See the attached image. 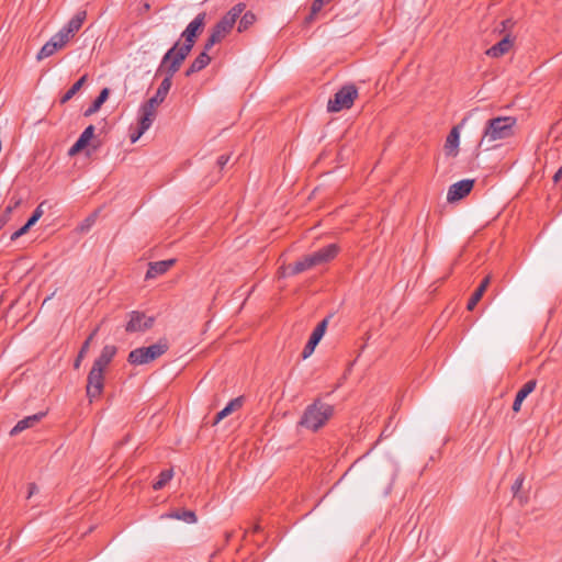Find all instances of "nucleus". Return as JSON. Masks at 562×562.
<instances>
[{
  "instance_id": "11",
  "label": "nucleus",
  "mask_w": 562,
  "mask_h": 562,
  "mask_svg": "<svg viewBox=\"0 0 562 562\" xmlns=\"http://www.w3.org/2000/svg\"><path fill=\"white\" fill-rule=\"evenodd\" d=\"M473 186L474 180L472 179L460 180L451 184L447 193L448 202H456L465 198L473 189Z\"/></svg>"
},
{
  "instance_id": "21",
  "label": "nucleus",
  "mask_w": 562,
  "mask_h": 562,
  "mask_svg": "<svg viewBox=\"0 0 562 562\" xmlns=\"http://www.w3.org/2000/svg\"><path fill=\"white\" fill-rule=\"evenodd\" d=\"M45 416V413H37L31 416H27L16 423V425L11 429L10 435L14 436L20 434L21 431L33 427L35 424H37L43 417Z\"/></svg>"
},
{
  "instance_id": "47",
  "label": "nucleus",
  "mask_w": 562,
  "mask_h": 562,
  "mask_svg": "<svg viewBox=\"0 0 562 562\" xmlns=\"http://www.w3.org/2000/svg\"><path fill=\"white\" fill-rule=\"evenodd\" d=\"M509 23H510V20H505V21H503V22H502L503 27L505 29V27L507 26V24H509Z\"/></svg>"
},
{
  "instance_id": "44",
  "label": "nucleus",
  "mask_w": 562,
  "mask_h": 562,
  "mask_svg": "<svg viewBox=\"0 0 562 562\" xmlns=\"http://www.w3.org/2000/svg\"><path fill=\"white\" fill-rule=\"evenodd\" d=\"M562 177V169H559L554 176H553V181L557 183Z\"/></svg>"
},
{
  "instance_id": "16",
  "label": "nucleus",
  "mask_w": 562,
  "mask_h": 562,
  "mask_svg": "<svg viewBox=\"0 0 562 562\" xmlns=\"http://www.w3.org/2000/svg\"><path fill=\"white\" fill-rule=\"evenodd\" d=\"M139 114L138 127L140 128V133H145L156 119V109L149 108L143 103L139 109Z\"/></svg>"
},
{
  "instance_id": "18",
  "label": "nucleus",
  "mask_w": 562,
  "mask_h": 562,
  "mask_svg": "<svg viewBox=\"0 0 562 562\" xmlns=\"http://www.w3.org/2000/svg\"><path fill=\"white\" fill-rule=\"evenodd\" d=\"M460 126L457 125L453 126L450 133L447 136L446 143H445V150L446 154L449 156H457L458 154V147H459V140H460Z\"/></svg>"
},
{
  "instance_id": "24",
  "label": "nucleus",
  "mask_w": 562,
  "mask_h": 562,
  "mask_svg": "<svg viewBox=\"0 0 562 562\" xmlns=\"http://www.w3.org/2000/svg\"><path fill=\"white\" fill-rule=\"evenodd\" d=\"M243 405L241 397L232 400L222 411H220L213 422V425L218 424L222 419L231 415L234 411L240 408Z\"/></svg>"
},
{
  "instance_id": "45",
  "label": "nucleus",
  "mask_w": 562,
  "mask_h": 562,
  "mask_svg": "<svg viewBox=\"0 0 562 562\" xmlns=\"http://www.w3.org/2000/svg\"><path fill=\"white\" fill-rule=\"evenodd\" d=\"M150 9V4L148 2H144L140 8V13L147 12Z\"/></svg>"
},
{
  "instance_id": "3",
  "label": "nucleus",
  "mask_w": 562,
  "mask_h": 562,
  "mask_svg": "<svg viewBox=\"0 0 562 562\" xmlns=\"http://www.w3.org/2000/svg\"><path fill=\"white\" fill-rule=\"evenodd\" d=\"M333 415V405L317 398L304 409L299 426L315 432L325 426Z\"/></svg>"
},
{
  "instance_id": "10",
  "label": "nucleus",
  "mask_w": 562,
  "mask_h": 562,
  "mask_svg": "<svg viewBox=\"0 0 562 562\" xmlns=\"http://www.w3.org/2000/svg\"><path fill=\"white\" fill-rule=\"evenodd\" d=\"M340 251L338 244H328L312 254H308L314 267L322 266L334 260Z\"/></svg>"
},
{
  "instance_id": "14",
  "label": "nucleus",
  "mask_w": 562,
  "mask_h": 562,
  "mask_svg": "<svg viewBox=\"0 0 562 562\" xmlns=\"http://www.w3.org/2000/svg\"><path fill=\"white\" fill-rule=\"evenodd\" d=\"M176 262V259H167L161 261L150 262L146 272V279H155L158 276L166 273Z\"/></svg>"
},
{
  "instance_id": "22",
  "label": "nucleus",
  "mask_w": 562,
  "mask_h": 562,
  "mask_svg": "<svg viewBox=\"0 0 562 562\" xmlns=\"http://www.w3.org/2000/svg\"><path fill=\"white\" fill-rule=\"evenodd\" d=\"M513 46V41L509 35H506L503 40H501L497 44L493 45L491 48L486 50V54L491 57L497 58L508 53Z\"/></svg>"
},
{
  "instance_id": "7",
  "label": "nucleus",
  "mask_w": 562,
  "mask_h": 562,
  "mask_svg": "<svg viewBox=\"0 0 562 562\" xmlns=\"http://www.w3.org/2000/svg\"><path fill=\"white\" fill-rule=\"evenodd\" d=\"M358 97V89L355 85L342 86L327 103L328 112H340L350 109Z\"/></svg>"
},
{
  "instance_id": "48",
  "label": "nucleus",
  "mask_w": 562,
  "mask_h": 562,
  "mask_svg": "<svg viewBox=\"0 0 562 562\" xmlns=\"http://www.w3.org/2000/svg\"><path fill=\"white\" fill-rule=\"evenodd\" d=\"M259 530H260V526H259V525H256V526L254 527V532H257V531H259Z\"/></svg>"
},
{
  "instance_id": "34",
  "label": "nucleus",
  "mask_w": 562,
  "mask_h": 562,
  "mask_svg": "<svg viewBox=\"0 0 562 562\" xmlns=\"http://www.w3.org/2000/svg\"><path fill=\"white\" fill-rule=\"evenodd\" d=\"M55 35L58 41H60L61 44L66 46L68 42L76 35V33L70 32V30L64 25Z\"/></svg>"
},
{
  "instance_id": "6",
  "label": "nucleus",
  "mask_w": 562,
  "mask_h": 562,
  "mask_svg": "<svg viewBox=\"0 0 562 562\" xmlns=\"http://www.w3.org/2000/svg\"><path fill=\"white\" fill-rule=\"evenodd\" d=\"M162 60L160 61V65L158 67V70L157 72L158 74H162L165 72L166 74V77L162 79L161 83L159 85L156 93L154 97H151L149 100H147L144 104L148 105L149 108H154V109H157V106L159 104H161L170 88H171V85H172V77L176 75V72L179 71L180 68H172L171 67V61L167 63L165 65V67L162 66Z\"/></svg>"
},
{
  "instance_id": "43",
  "label": "nucleus",
  "mask_w": 562,
  "mask_h": 562,
  "mask_svg": "<svg viewBox=\"0 0 562 562\" xmlns=\"http://www.w3.org/2000/svg\"><path fill=\"white\" fill-rule=\"evenodd\" d=\"M31 227H32L31 225H29L27 223H25V224H24V225L19 229V232H20L21 236H23L24 234H26V233L30 231V228H31Z\"/></svg>"
},
{
  "instance_id": "23",
  "label": "nucleus",
  "mask_w": 562,
  "mask_h": 562,
  "mask_svg": "<svg viewBox=\"0 0 562 562\" xmlns=\"http://www.w3.org/2000/svg\"><path fill=\"white\" fill-rule=\"evenodd\" d=\"M491 282V277L490 276H486L482 282L480 283V285L476 288V290L473 292V294L471 295V297L469 299L468 301V304H467V308L469 311H473L474 307L476 306V304L480 302V300L482 299L484 292L486 291L488 284Z\"/></svg>"
},
{
  "instance_id": "46",
  "label": "nucleus",
  "mask_w": 562,
  "mask_h": 562,
  "mask_svg": "<svg viewBox=\"0 0 562 562\" xmlns=\"http://www.w3.org/2000/svg\"><path fill=\"white\" fill-rule=\"evenodd\" d=\"M20 237H21V234H20V232H19V229H18L16 232H14V233L11 235L10 239H11V240H16V239H18V238H20Z\"/></svg>"
},
{
  "instance_id": "4",
  "label": "nucleus",
  "mask_w": 562,
  "mask_h": 562,
  "mask_svg": "<svg viewBox=\"0 0 562 562\" xmlns=\"http://www.w3.org/2000/svg\"><path fill=\"white\" fill-rule=\"evenodd\" d=\"M245 3L235 4L211 30L210 36L205 42V50H210L215 44L226 37L234 27L237 19L244 12Z\"/></svg>"
},
{
  "instance_id": "42",
  "label": "nucleus",
  "mask_w": 562,
  "mask_h": 562,
  "mask_svg": "<svg viewBox=\"0 0 562 562\" xmlns=\"http://www.w3.org/2000/svg\"><path fill=\"white\" fill-rule=\"evenodd\" d=\"M143 134H144V133H140V128H139V127H137V130H136L134 133H132V134H131V142H132V143L137 142V140L140 138V136H142Z\"/></svg>"
},
{
  "instance_id": "5",
  "label": "nucleus",
  "mask_w": 562,
  "mask_h": 562,
  "mask_svg": "<svg viewBox=\"0 0 562 562\" xmlns=\"http://www.w3.org/2000/svg\"><path fill=\"white\" fill-rule=\"evenodd\" d=\"M169 349V342L166 338H160L156 344L148 347H139L128 353L127 361L133 366L147 364L162 355Z\"/></svg>"
},
{
  "instance_id": "29",
  "label": "nucleus",
  "mask_w": 562,
  "mask_h": 562,
  "mask_svg": "<svg viewBox=\"0 0 562 562\" xmlns=\"http://www.w3.org/2000/svg\"><path fill=\"white\" fill-rule=\"evenodd\" d=\"M88 76L83 75L79 80H77L68 90L67 92L60 98V103L65 104L69 100H71L76 93L81 89L83 83L87 81Z\"/></svg>"
},
{
  "instance_id": "39",
  "label": "nucleus",
  "mask_w": 562,
  "mask_h": 562,
  "mask_svg": "<svg viewBox=\"0 0 562 562\" xmlns=\"http://www.w3.org/2000/svg\"><path fill=\"white\" fill-rule=\"evenodd\" d=\"M94 135V126L93 125H89L85 128V131L81 133V137L87 139L88 142L91 140V138L93 137Z\"/></svg>"
},
{
  "instance_id": "30",
  "label": "nucleus",
  "mask_w": 562,
  "mask_h": 562,
  "mask_svg": "<svg viewBox=\"0 0 562 562\" xmlns=\"http://www.w3.org/2000/svg\"><path fill=\"white\" fill-rule=\"evenodd\" d=\"M97 331H98V328H95V329H94V330L89 335V337L85 340V342L82 344V346H81V348H80V350H79V352H78V356H77V358H76V360H75V363H74V367H75L76 369H78V368L80 367V363H81L82 359L85 358V356L87 355V352H88V350H89V347H90V344H91V341H92L93 337L95 336Z\"/></svg>"
},
{
  "instance_id": "41",
  "label": "nucleus",
  "mask_w": 562,
  "mask_h": 562,
  "mask_svg": "<svg viewBox=\"0 0 562 562\" xmlns=\"http://www.w3.org/2000/svg\"><path fill=\"white\" fill-rule=\"evenodd\" d=\"M38 492V488H37V485L35 483H30L29 484V493H27V498L32 497L34 494H36Z\"/></svg>"
},
{
  "instance_id": "12",
  "label": "nucleus",
  "mask_w": 562,
  "mask_h": 562,
  "mask_svg": "<svg viewBox=\"0 0 562 562\" xmlns=\"http://www.w3.org/2000/svg\"><path fill=\"white\" fill-rule=\"evenodd\" d=\"M328 321L327 318L323 319L317 324V326L314 328L312 335L310 336L308 341L304 346V349L302 351V358L307 359L312 353L314 352L316 346L323 338L326 328H327Z\"/></svg>"
},
{
  "instance_id": "13",
  "label": "nucleus",
  "mask_w": 562,
  "mask_h": 562,
  "mask_svg": "<svg viewBox=\"0 0 562 562\" xmlns=\"http://www.w3.org/2000/svg\"><path fill=\"white\" fill-rule=\"evenodd\" d=\"M312 268H315L313 262L311 261V258L308 255L304 256L302 259L297 260L293 265L289 266L288 268L281 267L280 269L281 274L284 276H295L299 273H302L306 270H310Z\"/></svg>"
},
{
  "instance_id": "35",
  "label": "nucleus",
  "mask_w": 562,
  "mask_h": 562,
  "mask_svg": "<svg viewBox=\"0 0 562 562\" xmlns=\"http://www.w3.org/2000/svg\"><path fill=\"white\" fill-rule=\"evenodd\" d=\"M89 144V142L85 138H82L81 136H79V138L76 140V143L69 148L68 150V155L70 157L77 155L78 153H80L87 145Z\"/></svg>"
},
{
  "instance_id": "28",
  "label": "nucleus",
  "mask_w": 562,
  "mask_h": 562,
  "mask_svg": "<svg viewBox=\"0 0 562 562\" xmlns=\"http://www.w3.org/2000/svg\"><path fill=\"white\" fill-rule=\"evenodd\" d=\"M86 18L87 12L85 10L78 11L65 26H67V29H69L70 32L77 33L81 29L83 22L86 21Z\"/></svg>"
},
{
  "instance_id": "38",
  "label": "nucleus",
  "mask_w": 562,
  "mask_h": 562,
  "mask_svg": "<svg viewBox=\"0 0 562 562\" xmlns=\"http://www.w3.org/2000/svg\"><path fill=\"white\" fill-rule=\"evenodd\" d=\"M95 217H97V214H92V215L88 216L85 220V222L80 225V231L87 232L94 224Z\"/></svg>"
},
{
  "instance_id": "33",
  "label": "nucleus",
  "mask_w": 562,
  "mask_h": 562,
  "mask_svg": "<svg viewBox=\"0 0 562 562\" xmlns=\"http://www.w3.org/2000/svg\"><path fill=\"white\" fill-rule=\"evenodd\" d=\"M329 1L330 0H314L311 5V12L306 18V22L311 23L314 20L315 15L322 10L323 5Z\"/></svg>"
},
{
  "instance_id": "1",
  "label": "nucleus",
  "mask_w": 562,
  "mask_h": 562,
  "mask_svg": "<svg viewBox=\"0 0 562 562\" xmlns=\"http://www.w3.org/2000/svg\"><path fill=\"white\" fill-rule=\"evenodd\" d=\"M206 13H199L184 29L181 33V40L183 43L180 44V41L176 42L173 46L167 50V53L162 57V66L169 61H171L172 68H180L182 63L186 60L190 52L192 50L198 36L202 33L205 25Z\"/></svg>"
},
{
  "instance_id": "8",
  "label": "nucleus",
  "mask_w": 562,
  "mask_h": 562,
  "mask_svg": "<svg viewBox=\"0 0 562 562\" xmlns=\"http://www.w3.org/2000/svg\"><path fill=\"white\" fill-rule=\"evenodd\" d=\"M103 372H104L103 369L92 366L91 370L88 373L86 392H87V397L89 398L90 402L98 398L103 392V389H104Z\"/></svg>"
},
{
  "instance_id": "32",
  "label": "nucleus",
  "mask_w": 562,
  "mask_h": 562,
  "mask_svg": "<svg viewBox=\"0 0 562 562\" xmlns=\"http://www.w3.org/2000/svg\"><path fill=\"white\" fill-rule=\"evenodd\" d=\"M256 22V15L251 11H247L243 14L238 23V32L247 31Z\"/></svg>"
},
{
  "instance_id": "25",
  "label": "nucleus",
  "mask_w": 562,
  "mask_h": 562,
  "mask_svg": "<svg viewBox=\"0 0 562 562\" xmlns=\"http://www.w3.org/2000/svg\"><path fill=\"white\" fill-rule=\"evenodd\" d=\"M110 90L109 88H103L100 92V94L94 99V101L90 104V106L85 111V116H90L98 112L102 104L106 101L109 98Z\"/></svg>"
},
{
  "instance_id": "9",
  "label": "nucleus",
  "mask_w": 562,
  "mask_h": 562,
  "mask_svg": "<svg viewBox=\"0 0 562 562\" xmlns=\"http://www.w3.org/2000/svg\"><path fill=\"white\" fill-rule=\"evenodd\" d=\"M155 318L146 316L145 313L139 311H132L128 313V322L125 325L126 333H142L153 327Z\"/></svg>"
},
{
  "instance_id": "20",
  "label": "nucleus",
  "mask_w": 562,
  "mask_h": 562,
  "mask_svg": "<svg viewBox=\"0 0 562 562\" xmlns=\"http://www.w3.org/2000/svg\"><path fill=\"white\" fill-rule=\"evenodd\" d=\"M207 52L209 50H205V48H204L203 52L200 53L195 57V59L191 63L189 68L186 70V72H184L186 77H190L193 74L201 71L211 63V57L207 55Z\"/></svg>"
},
{
  "instance_id": "27",
  "label": "nucleus",
  "mask_w": 562,
  "mask_h": 562,
  "mask_svg": "<svg viewBox=\"0 0 562 562\" xmlns=\"http://www.w3.org/2000/svg\"><path fill=\"white\" fill-rule=\"evenodd\" d=\"M169 518L183 520L187 524H194L196 522V515L193 510L189 509H181V510H175L167 515Z\"/></svg>"
},
{
  "instance_id": "31",
  "label": "nucleus",
  "mask_w": 562,
  "mask_h": 562,
  "mask_svg": "<svg viewBox=\"0 0 562 562\" xmlns=\"http://www.w3.org/2000/svg\"><path fill=\"white\" fill-rule=\"evenodd\" d=\"M172 476H173L172 469H167V470L161 471L158 475V479L154 482L153 488L155 491H159V490L164 488L167 485V483L172 479Z\"/></svg>"
},
{
  "instance_id": "15",
  "label": "nucleus",
  "mask_w": 562,
  "mask_h": 562,
  "mask_svg": "<svg viewBox=\"0 0 562 562\" xmlns=\"http://www.w3.org/2000/svg\"><path fill=\"white\" fill-rule=\"evenodd\" d=\"M65 47L64 44H61L60 41L56 37V35H53L48 42H46L43 47L40 49V52L36 55L37 60H43L45 58H48L53 56L56 52L63 49Z\"/></svg>"
},
{
  "instance_id": "40",
  "label": "nucleus",
  "mask_w": 562,
  "mask_h": 562,
  "mask_svg": "<svg viewBox=\"0 0 562 562\" xmlns=\"http://www.w3.org/2000/svg\"><path fill=\"white\" fill-rule=\"evenodd\" d=\"M229 159H231L229 155H222V156H220V157L217 158L216 164H217V166H218L221 169H223V168H224V166H226V164L229 161Z\"/></svg>"
},
{
  "instance_id": "37",
  "label": "nucleus",
  "mask_w": 562,
  "mask_h": 562,
  "mask_svg": "<svg viewBox=\"0 0 562 562\" xmlns=\"http://www.w3.org/2000/svg\"><path fill=\"white\" fill-rule=\"evenodd\" d=\"M43 203H41L33 212V214L31 215V217L27 220V224L31 225V226H34L36 224V222L42 217L43 215Z\"/></svg>"
},
{
  "instance_id": "2",
  "label": "nucleus",
  "mask_w": 562,
  "mask_h": 562,
  "mask_svg": "<svg viewBox=\"0 0 562 562\" xmlns=\"http://www.w3.org/2000/svg\"><path fill=\"white\" fill-rule=\"evenodd\" d=\"M517 119L515 116H496L490 119L484 127L483 135L479 146L485 143L491 144L496 140H504L515 135Z\"/></svg>"
},
{
  "instance_id": "17",
  "label": "nucleus",
  "mask_w": 562,
  "mask_h": 562,
  "mask_svg": "<svg viewBox=\"0 0 562 562\" xmlns=\"http://www.w3.org/2000/svg\"><path fill=\"white\" fill-rule=\"evenodd\" d=\"M117 352V348L113 345H106L102 348L100 356L94 360L93 367L105 370L111 363L114 356Z\"/></svg>"
},
{
  "instance_id": "36",
  "label": "nucleus",
  "mask_w": 562,
  "mask_h": 562,
  "mask_svg": "<svg viewBox=\"0 0 562 562\" xmlns=\"http://www.w3.org/2000/svg\"><path fill=\"white\" fill-rule=\"evenodd\" d=\"M524 481H525V476L522 474H520L515 480L514 484L512 485V492H513L514 496L519 497L520 502H522V496H519V491L522 487Z\"/></svg>"
},
{
  "instance_id": "19",
  "label": "nucleus",
  "mask_w": 562,
  "mask_h": 562,
  "mask_svg": "<svg viewBox=\"0 0 562 562\" xmlns=\"http://www.w3.org/2000/svg\"><path fill=\"white\" fill-rule=\"evenodd\" d=\"M537 386V381L536 380H529L528 382H526L521 389L517 392L516 394V397L514 400V403H513V411L514 412H519L520 411V407H521V404L522 402L525 401V398L531 393L533 392V390L536 389Z\"/></svg>"
},
{
  "instance_id": "26",
  "label": "nucleus",
  "mask_w": 562,
  "mask_h": 562,
  "mask_svg": "<svg viewBox=\"0 0 562 562\" xmlns=\"http://www.w3.org/2000/svg\"><path fill=\"white\" fill-rule=\"evenodd\" d=\"M21 198L12 196L10 199L9 204L5 206L3 212L0 214V229L8 223L11 218V214L14 209H16L21 204Z\"/></svg>"
}]
</instances>
